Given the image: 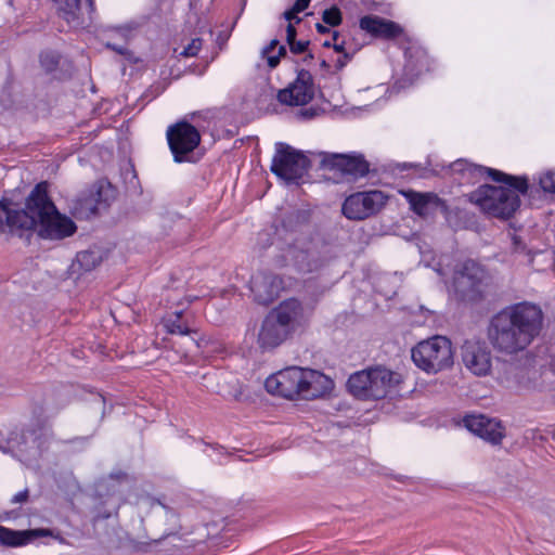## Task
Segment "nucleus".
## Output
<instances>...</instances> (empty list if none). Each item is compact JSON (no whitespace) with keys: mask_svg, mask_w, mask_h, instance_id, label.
I'll return each instance as SVG.
<instances>
[{"mask_svg":"<svg viewBox=\"0 0 555 555\" xmlns=\"http://www.w3.org/2000/svg\"><path fill=\"white\" fill-rule=\"evenodd\" d=\"M77 230L75 222L57 211L48 195V183H38L26 197L25 204L10 198L0 201V235L7 240L17 237L29 244L37 232L46 240H62Z\"/></svg>","mask_w":555,"mask_h":555,"instance_id":"1","label":"nucleus"},{"mask_svg":"<svg viewBox=\"0 0 555 555\" xmlns=\"http://www.w3.org/2000/svg\"><path fill=\"white\" fill-rule=\"evenodd\" d=\"M543 319V311L535 304L521 301L507 306L490 319L488 340L495 351L516 354L540 335Z\"/></svg>","mask_w":555,"mask_h":555,"instance_id":"2","label":"nucleus"},{"mask_svg":"<svg viewBox=\"0 0 555 555\" xmlns=\"http://www.w3.org/2000/svg\"><path fill=\"white\" fill-rule=\"evenodd\" d=\"M487 176L506 186L481 185L470 194V201L490 217L508 219L520 205L519 193L526 194L528 181L496 169H487Z\"/></svg>","mask_w":555,"mask_h":555,"instance_id":"3","label":"nucleus"},{"mask_svg":"<svg viewBox=\"0 0 555 555\" xmlns=\"http://www.w3.org/2000/svg\"><path fill=\"white\" fill-rule=\"evenodd\" d=\"M333 380L320 371L298 366L287 367L266 379L268 392L286 399L312 400L328 393Z\"/></svg>","mask_w":555,"mask_h":555,"instance_id":"4","label":"nucleus"},{"mask_svg":"<svg viewBox=\"0 0 555 555\" xmlns=\"http://www.w3.org/2000/svg\"><path fill=\"white\" fill-rule=\"evenodd\" d=\"M333 257L331 246L321 241L306 236H296L286 242L275 258L279 267H293L299 273L318 272Z\"/></svg>","mask_w":555,"mask_h":555,"instance_id":"5","label":"nucleus"},{"mask_svg":"<svg viewBox=\"0 0 555 555\" xmlns=\"http://www.w3.org/2000/svg\"><path fill=\"white\" fill-rule=\"evenodd\" d=\"M395 383H397L396 374L392 371L375 366L351 374L347 388L360 400H379L386 397Z\"/></svg>","mask_w":555,"mask_h":555,"instance_id":"6","label":"nucleus"},{"mask_svg":"<svg viewBox=\"0 0 555 555\" xmlns=\"http://www.w3.org/2000/svg\"><path fill=\"white\" fill-rule=\"evenodd\" d=\"M412 360L417 367L427 373H437L453 364V351L450 339L434 336L418 343L412 349Z\"/></svg>","mask_w":555,"mask_h":555,"instance_id":"7","label":"nucleus"},{"mask_svg":"<svg viewBox=\"0 0 555 555\" xmlns=\"http://www.w3.org/2000/svg\"><path fill=\"white\" fill-rule=\"evenodd\" d=\"M309 168L310 160L302 152L284 142L275 143V153L270 169L286 184L299 185Z\"/></svg>","mask_w":555,"mask_h":555,"instance_id":"8","label":"nucleus"},{"mask_svg":"<svg viewBox=\"0 0 555 555\" xmlns=\"http://www.w3.org/2000/svg\"><path fill=\"white\" fill-rule=\"evenodd\" d=\"M166 137L176 163L195 162L194 151L201 143V133L188 119L170 125Z\"/></svg>","mask_w":555,"mask_h":555,"instance_id":"9","label":"nucleus"},{"mask_svg":"<svg viewBox=\"0 0 555 555\" xmlns=\"http://www.w3.org/2000/svg\"><path fill=\"white\" fill-rule=\"evenodd\" d=\"M321 156L320 168L333 172L336 182L354 181L370 171V164L361 154L322 153Z\"/></svg>","mask_w":555,"mask_h":555,"instance_id":"10","label":"nucleus"},{"mask_svg":"<svg viewBox=\"0 0 555 555\" xmlns=\"http://www.w3.org/2000/svg\"><path fill=\"white\" fill-rule=\"evenodd\" d=\"M486 278L483 268L476 261H464L454 273V288L465 301H477L482 296V284Z\"/></svg>","mask_w":555,"mask_h":555,"instance_id":"11","label":"nucleus"},{"mask_svg":"<svg viewBox=\"0 0 555 555\" xmlns=\"http://www.w3.org/2000/svg\"><path fill=\"white\" fill-rule=\"evenodd\" d=\"M387 196L378 190L357 192L349 195L343 204V214L350 220H363L379 211Z\"/></svg>","mask_w":555,"mask_h":555,"instance_id":"12","label":"nucleus"},{"mask_svg":"<svg viewBox=\"0 0 555 555\" xmlns=\"http://www.w3.org/2000/svg\"><path fill=\"white\" fill-rule=\"evenodd\" d=\"M315 94L313 77L309 70L300 69L296 79L278 93L280 103L289 106H302L311 102Z\"/></svg>","mask_w":555,"mask_h":555,"instance_id":"13","label":"nucleus"},{"mask_svg":"<svg viewBox=\"0 0 555 555\" xmlns=\"http://www.w3.org/2000/svg\"><path fill=\"white\" fill-rule=\"evenodd\" d=\"M465 367L476 376H486L491 372L492 354L486 343L465 340L461 348Z\"/></svg>","mask_w":555,"mask_h":555,"instance_id":"14","label":"nucleus"},{"mask_svg":"<svg viewBox=\"0 0 555 555\" xmlns=\"http://www.w3.org/2000/svg\"><path fill=\"white\" fill-rule=\"evenodd\" d=\"M106 202L102 186L93 185L70 199L68 208L76 219L85 220L95 216L99 207Z\"/></svg>","mask_w":555,"mask_h":555,"instance_id":"15","label":"nucleus"},{"mask_svg":"<svg viewBox=\"0 0 555 555\" xmlns=\"http://www.w3.org/2000/svg\"><path fill=\"white\" fill-rule=\"evenodd\" d=\"M410 209L422 218L434 217L437 212L446 214L448 205L436 193L406 190L401 192Z\"/></svg>","mask_w":555,"mask_h":555,"instance_id":"16","label":"nucleus"},{"mask_svg":"<svg viewBox=\"0 0 555 555\" xmlns=\"http://www.w3.org/2000/svg\"><path fill=\"white\" fill-rule=\"evenodd\" d=\"M60 16L67 22L70 27H86L92 21L94 12V0H86V4H81V0H54Z\"/></svg>","mask_w":555,"mask_h":555,"instance_id":"17","label":"nucleus"},{"mask_svg":"<svg viewBox=\"0 0 555 555\" xmlns=\"http://www.w3.org/2000/svg\"><path fill=\"white\" fill-rule=\"evenodd\" d=\"M463 425L470 433L492 444L500 443L504 437V428L501 422L482 414L466 415L463 418Z\"/></svg>","mask_w":555,"mask_h":555,"instance_id":"18","label":"nucleus"},{"mask_svg":"<svg viewBox=\"0 0 555 555\" xmlns=\"http://www.w3.org/2000/svg\"><path fill=\"white\" fill-rule=\"evenodd\" d=\"M42 537H53L62 544H66V540L60 534H54L51 529L38 528L28 530H13L0 526V545L9 547H20L31 543L35 539Z\"/></svg>","mask_w":555,"mask_h":555,"instance_id":"19","label":"nucleus"},{"mask_svg":"<svg viewBox=\"0 0 555 555\" xmlns=\"http://www.w3.org/2000/svg\"><path fill=\"white\" fill-rule=\"evenodd\" d=\"M39 64L46 75L56 80L69 79L74 72L73 63L59 51L52 49L40 52Z\"/></svg>","mask_w":555,"mask_h":555,"instance_id":"20","label":"nucleus"},{"mask_svg":"<svg viewBox=\"0 0 555 555\" xmlns=\"http://www.w3.org/2000/svg\"><path fill=\"white\" fill-rule=\"evenodd\" d=\"M250 284V291L254 294L255 300L263 306L273 302L283 288L282 279L271 273H261L254 276Z\"/></svg>","mask_w":555,"mask_h":555,"instance_id":"21","label":"nucleus"},{"mask_svg":"<svg viewBox=\"0 0 555 555\" xmlns=\"http://www.w3.org/2000/svg\"><path fill=\"white\" fill-rule=\"evenodd\" d=\"M301 315V304L295 298L283 301L278 308L268 314L269 318L274 319L278 324L285 327L289 333L295 331L296 326L299 324Z\"/></svg>","mask_w":555,"mask_h":555,"instance_id":"22","label":"nucleus"},{"mask_svg":"<svg viewBox=\"0 0 555 555\" xmlns=\"http://www.w3.org/2000/svg\"><path fill=\"white\" fill-rule=\"evenodd\" d=\"M361 29L369 34L385 39H392L398 37L402 29L392 21H388L375 15H366L360 20Z\"/></svg>","mask_w":555,"mask_h":555,"instance_id":"23","label":"nucleus"},{"mask_svg":"<svg viewBox=\"0 0 555 555\" xmlns=\"http://www.w3.org/2000/svg\"><path fill=\"white\" fill-rule=\"evenodd\" d=\"M289 334L291 333L286 331L285 327L267 315L258 334V343L261 348H274L282 344Z\"/></svg>","mask_w":555,"mask_h":555,"instance_id":"24","label":"nucleus"},{"mask_svg":"<svg viewBox=\"0 0 555 555\" xmlns=\"http://www.w3.org/2000/svg\"><path fill=\"white\" fill-rule=\"evenodd\" d=\"M162 323L167 333L172 335H189L193 333L188 320L183 317L182 310L167 314L165 318H163Z\"/></svg>","mask_w":555,"mask_h":555,"instance_id":"25","label":"nucleus"},{"mask_svg":"<svg viewBox=\"0 0 555 555\" xmlns=\"http://www.w3.org/2000/svg\"><path fill=\"white\" fill-rule=\"evenodd\" d=\"M102 261V255L100 250H82L76 256V260L73 263L74 270H80L82 272H90L96 268Z\"/></svg>","mask_w":555,"mask_h":555,"instance_id":"26","label":"nucleus"},{"mask_svg":"<svg viewBox=\"0 0 555 555\" xmlns=\"http://www.w3.org/2000/svg\"><path fill=\"white\" fill-rule=\"evenodd\" d=\"M310 214L304 209H294L287 212L283 220V228L293 233L296 232L300 227L307 224L309 222Z\"/></svg>","mask_w":555,"mask_h":555,"instance_id":"27","label":"nucleus"},{"mask_svg":"<svg viewBox=\"0 0 555 555\" xmlns=\"http://www.w3.org/2000/svg\"><path fill=\"white\" fill-rule=\"evenodd\" d=\"M261 55L267 59L270 68H275L280 64L281 57L287 55V51L285 46H279L278 39H273L262 49Z\"/></svg>","mask_w":555,"mask_h":555,"instance_id":"28","label":"nucleus"},{"mask_svg":"<svg viewBox=\"0 0 555 555\" xmlns=\"http://www.w3.org/2000/svg\"><path fill=\"white\" fill-rule=\"evenodd\" d=\"M527 374L526 370H518L515 363H505L503 374L499 378L506 387H512L514 385H522Z\"/></svg>","mask_w":555,"mask_h":555,"instance_id":"29","label":"nucleus"},{"mask_svg":"<svg viewBox=\"0 0 555 555\" xmlns=\"http://www.w3.org/2000/svg\"><path fill=\"white\" fill-rule=\"evenodd\" d=\"M449 169L451 172H456V173H462L463 176H465L466 173L468 175H483V173H487V167H482V166H477V165H473V164H469L467 163L466 160H463V159H459L454 163H452L450 166H449Z\"/></svg>","mask_w":555,"mask_h":555,"instance_id":"30","label":"nucleus"},{"mask_svg":"<svg viewBox=\"0 0 555 555\" xmlns=\"http://www.w3.org/2000/svg\"><path fill=\"white\" fill-rule=\"evenodd\" d=\"M325 24L334 27L341 23V13L337 8L326 9L322 14Z\"/></svg>","mask_w":555,"mask_h":555,"instance_id":"31","label":"nucleus"},{"mask_svg":"<svg viewBox=\"0 0 555 555\" xmlns=\"http://www.w3.org/2000/svg\"><path fill=\"white\" fill-rule=\"evenodd\" d=\"M203 46V40L201 38H193L190 43L184 47L180 55L184 57H193L198 54Z\"/></svg>","mask_w":555,"mask_h":555,"instance_id":"32","label":"nucleus"},{"mask_svg":"<svg viewBox=\"0 0 555 555\" xmlns=\"http://www.w3.org/2000/svg\"><path fill=\"white\" fill-rule=\"evenodd\" d=\"M540 186L544 192L555 194V172L547 171L541 177Z\"/></svg>","mask_w":555,"mask_h":555,"instance_id":"33","label":"nucleus"},{"mask_svg":"<svg viewBox=\"0 0 555 555\" xmlns=\"http://www.w3.org/2000/svg\"><path fill=\"white\" fill-rule=\"evenodd\" d=\"M309 43L308 40H295L288 44L289 51L294 54L305 53L308 50Z\"/></svg>","mask_w":555,"mask_h":555,"instance_id":"34","label":"nucleus"},{"mask_svg":"<svg viewBox=\"0 0 555 555\" xmlns=\"http://www.w3.org/2000/svg\"><path fill=\"white\" fill-rule=\"evenodd\" d=\"M129 480L128 474L121 470L112 472L107 478V481L128 482Z\"/></svg>","mask_w":555,"mask_h":555,"instance_id":"35","label":"nucleus"},{"mask_svg":"<svg viewBox=\"0 0 555 555\" xmlns=\"http://www.w3.org/2000/svg\"><path fill=\"white\" fill-rule=\"evenodd\" d=\"M29 498V491L28 489H24L23 491H20L13 498L11 499V503L13 504H23L28 501Z\"/></svg>","mask_w":555,"mask_h":555,"instance_id":"36","label":"nucleus"},{"mask_svg":"<svg viewBox=\"0 0 555 555\" xmlns=\"http://www.w3.org/2000/svg\"><path fill=\"white\" fill-rule=\"evenodd\" d=\"M106 47L124 56H127L130 54V51L128 50V48L125 44H116V43L107 42Z\"/></svg>","mask_w":555,"mask_h":555,"instance_id":"37","label":"nucleus"},{"mask_svg":"<svg viewBox=\"0 0 555 555\" xmlns=\"http://www.w3.org/2000/svg\"><path fill=\"white\" fill-rule=\"evenodd\" d=\"M512 246L514 253H524L526 250V245L522 243L520 237L516 235L512 237Z\"/></svg>","mask_w":555,"mask_h":555,"instance_id":"38","label":"nucleus"},{"mask_svg":"<svg viewBox=\"0 0 555 555\" xmlns=\"http://www.w3.org/2000/svg\"><path fill=\"white\" fill-rule=\"evenodd\" d=\"M300 12L301 11H294V5H293L292 9L284 12L283 16L289 23H292L293 20H295L296 23H300L301 20L297 16V14Z\"/></svg>","mask_w":555,"mask_h":555,"instance_id":"39","label":"nucleus"},{"mask_svg":"<svg viewBox=\"0 0 555 555\" xmlns=\"http://www.w3.org/2000/svg\"><path fill=\"white\" fill-rule=\"evenodd\" d=\"M297 31L295 26L292 23H288L286 27V41L287 44L296 40Z\"/></svg>","mask_w":555,"mask_h":555,"instance_id":"40","label":"nucleus"},{"mask_svg":"<svg viewBox=\"0 0 555 555\" xmlns=\"http://www.w3.org/2000/svg\"><path fill=\"white\" fill-rule=\"evenodd\" d=\"M318 111L313 107L302 108L298 115L304 119H312L317 115Z\"/></svg>","mask_w":555,"mask_h":555,"instance_id":"41","label":"nucleus"},{"mask_svg":"<svg viewBox=\"0 0 555 555\" xmlns=\"http://www.w3.org/2000/svg\"><path fill=\"white\" fill-rule=\"evenodd\" d=\"M310 1L311 0H296L294 3V11H305L309 7Z\"/></svg>","mask_w":555,"mask_h":555,"instance_id":"42","label":"nucleus"},{"mask_svg":"<svg viewBox=\"0 0 555 555\" xmlns=\"http://www.w3.org/2000/svg\"><path fill=\"white\" fill-rule=\"evenodd\" d=\"M349 60V54L348 53H344V56L343 57H339L336 62V67L337 69H341L343 67H345V65L347 64Z\"/></svg>","mask_w":555,"mask_h":555,"instance_id":"43","label":"nucleus"},{"mask_svg":"<svg viewBox=\"0 0 555 555\" xmlns=\"http://www.w3.org/2000/svg\"><path fill=\"white\" fill-rule=\"evenodd\" d=\"M333 48H334V50H335L336 52H339V53L345 51L344 42H341V43H337V42H335V43L333 44Z\"/></svg>","mask_w":555,"mask_h":555,"instance_id":"44","label":"nucleus"},{"mask_svg":"<svg viewBox=\"0 0 555 555\" xmlns=\"http://www.w3.org/2000/svg\"><path fill=\"white\" fill-rule=\"evenodd\" d=\"M317 30L320 33V34H324V33H327L328 31V28L320 23L317 24Z\"/></svg>","mask_w":555,"mask_h":555,"instance_id":"45","label":"nucleus"},{"mask_svg":"<svg viewBox=\"0 0 555 555\" xmlns=\"http://www.w3.org/2000/svg\"><path fill=\"white\" fill-rule=\"evenodd\" d=\"M405 67H406L409 70H411V72L415 69V67H414V65H413V62H412V55H410V59H409V61H408V63H406Z\"/></svg>","mask_w":555,"mask_h":555,"instance_id":"46","label":"nucleus"},{"mask_svg":"<svg viewBox=\"0 0 555 555\" xmlns=\"http://www.w3.org/2000/svg\"><path fill=\"white\" fill-rule=\"evenodd\" d=\"M550 358H551L550 365L553 369V371L555 372V351L550 356Z\"/></svg>","mask_w":555,"mask_h":555,"instance_id":"47","label":"nucleus"},{"mask_svg":"<svg viewBox=\"0 0 555 555\" xmlns=\"http://www.w3.org/2000/svg\"><path fill=\"white\" fill-rule=\"evenodd\" d=\"M321 67H322L323 69H328V68H330V64H328L325 60H323V61L321 62Z\"/></svg>","mask_w":555,"mask_h":555,"instance_id":"48","label":"nucleus"},{"mask_svg":"<svg viewBox=\"0 0 555 555\" xmlns=\"http://www.w3.org/2000/svg\"><path fill=\"white\" fill-rule=\"evenodd\" d=\"M311 60H313V54H311V53H308V54L304 57V61H305V62H308V61H311Z\"/></svg>","mask_w":555,"mask_h":555,"instance_id":"49","label":"nucleus"},{"mask_svg":"<svg viewBox=\"0 0 555 555\" xmlns=\"http://www.w3.org/2000/svg\"><path fill=\"white\" fill-rule=\"evenodd\" d=\"M28 434H29V435H34V433H33V431H30V430H26V431H24V433H23V437H27V435H28Z\"/></svg>","mask_w":555,"mask_h":555,"instance_id":"50","label":"nucleus"},{"mask_svg":"<svg viewBox=\"0 0 555 555\" xmlns=\"http://www.w3.org/2000/svg\"><path fill=\"white\" fill-rule=\"evenodd\" d=\"M323 46H324V47H331V42H330V41H325V42L323 43Z\"/></svg>","mask_w":555,"mask_h":555,"instance_id":"51","label":"nucleus"},{"mask_svg":"<svg viewBox=\"0 0 555 555\" xmlns=\"http://www.w3.org/2000/svg\"><path fill=\"white\" fill-rule=\"evenodd\" d=\"M337 38H338V34H337V33H335V34H334V36H333V39L336 41V40H337Z\"/></svg>","mask_w":555,"mask_h":555,"instance_id":"52","label":"nucleus"},{"mask_svg":"<svg viewBox=\"0 0 555 555\" xmlns=\"http://www.w3.org/2000/svg\"><path fill=\"white\" fill-rule=\"evenodd\" d=\"M416 54H418L420 57L424 56V54L422 52H420V51H416Z\"/></svg>","mask_w":555,"mask_h":555,"instance_id":"53","label":"nucleus"}]
</instances>
